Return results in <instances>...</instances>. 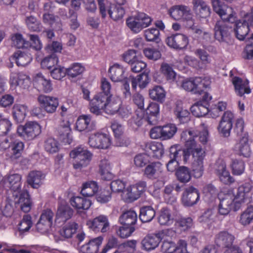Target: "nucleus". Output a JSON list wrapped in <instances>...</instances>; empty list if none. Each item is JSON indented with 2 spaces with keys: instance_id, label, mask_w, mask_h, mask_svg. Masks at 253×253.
<instances>
[{
  "instance_id": "1",
  "label": "nucleus",
  "mask_w": 253,
  "mask_h": 253,
  "mask_svg": "<svg viewBox=\"0 0 253 253\" xmlns=\"http://www.w3.org/2000/svg\"><path fill=\"white\" fill-rule=\"evenodd\" d=\"M22 176L17 173L11 174L6 178V183L12 192L16 205L25 212H29L31 209L32 202L30 195L26 189H21Z\"/></svg>"
},
{
  "instance_id": "2",
  "label": "nucleus",
  "mask_w": 253,
  "mask_h": 253,
  "mask_svg": "<svg viewBox=\"0 0 253 253\" xmlns=\"http://www.w3.org/2000/svg\"><path fill=\"white\" fill-rule=\"evenodd\" d=\"M89 109L91 113L98 116L101 114L102 110L106 109L111 113H115L119 109L117 103L111 101L110 96L105 93L99 92L90 100Z\"/></svg>"
},
{
  "instance_id": "3",
  "label": "nucleus",
  "mask_w": 253,
  "mask_h": 253,
  "mask_svg": "<svg viewBox=\"0 0 253 253\" xmlns=\"http://www.w3.org/2000/svg\"><path fill=\"white\" fill-rule=\"evenodd\" d=\"M244 121L238 119L235 124V131L239 137V143L237 144L239 154L245 157H249L251 155V149L248 143V134L244 131Z\"/></svg>"
},
{
  "instance_id": "4",
  "label": "nucleus",
  "mask_w": 253,
  "mask_h": 253,
  "mask_svg": "<svg viewBox=\"0 0 253 253\" xmlns=\"http://www.w3.org/2000/svg\"><path fill=\"white\" fill-rule=\"evenodd\" d=\"M71 157L75 159L73 167L77 170H82L87 167L92 158V154L88 150L81 146L73 150L70 153Z\"/></svg>"
},
{
  "instance_id": "5",
  "label": "nucleus",
  "mask_w": 253,
  "mask_h": 253,
  "mask_svg": "<svg viewBox=\"0 0 253 253\" xmlns=\"http://www.w3.org/2000/svg\"><path fill=\"white\" fill-rule=\"evenodd\" d=\"M198 135V131L195 130H187L183 131L181 133V138L185 141V149L182 150V154L185 161L190 156L191 152L201 147L195 141Z\"/></svg>"
},
{
  "instance_id": "6",
  "label": "nucleus",
  "mask_w": 253,
  "mask_h": 253,
  "mask_svg": "<svg viewBox=\"0 0 253 253\" xmlns=\"http://www.w3.org/2000/svg\"><path fill=\"white\" fill-rule=\"evenodd\" d=\"M251 187L246 184L238 187L234 194V211H237L242 207L247 206L251 202L250 191Z\"/></svg>"
},
{
  "instance_id": "7",
  "label": "nucleus",
  "mask_w": 253,
  "mask_h": 253,
  "mask_svg": "<svg viewBox=\"0 0 253 253\" xmlns=\"http://www.w3.org/2000/svg\"><path fill=\"white\" fill-rule=\"evenodd\" d=\"M17 131L20 136L29 140L34 139L41 133V127L35 122H28L24 126H19Z\"/></svg>"
},
{
  "instance_id": "8",
  "label": "nucleus",
  "mask_w": 253,
  "mask_h": 253,
  "mask_svg": "<svg viewBox=\"0 0 253 253\" xmlns=\"http://www.w3.org/2000/svg\"><path fill=\"white\" fill-rule=\"evenodd\" d=\"M230 30V28L223 21H217L214 28L215 39L220 42L231 43L232 40Z\"/></svg>"
},
{
  "instance_id": "9",
  "label": "nucleus",
  "mask_w": 253,
  "mask_h": 253,
  "mask_svg": "<svg viewBox=\"0 0 253 253\" xmlns=\"http://www.w3.org/2000/svg\"><path fill=\"white\" fill-rule=\"evenodd\" d=\"M146 183L140 182L135 185L127 187L125 191V196L126 201L132 202L138 199L145 191Z\"/></svg>"
},
{
  "instance_id": "10",
  "label": "nucleus",
  "mask_w": 253,
  "mask_h": 253,
  "mask_svg": "<svg viewBox=\"0 0 253 253\" xmlns=\"http://www.w3.org/2000/svg\"><path fill=\"white\" fill-rule=\"evenodd\" d=\"M88 143L94 148L107 149L110 145V139L105 134L97 133L89 136Z\"/></svg>"
},
{
  "instance_id": "11",
  "label": "nucleus",
  "mask_w": 253,
  "mask_h": 253,
  "mask_svg": "<svg viewBox=\"0 0 253 253\" xmlns=\"http://www.w3.org/2000/svg\"><path fill=\"white\" fill-rule=\"evenodd\" d=\"M166 42L170 47L176 49H182L186 47L189 40L186 36L177 33L168 37L166 39Z\"/></svg>"
},
{
  "instance_id": "12",
  "label": "nucleus",
  "mask_w": 253,
  "mask_h": 253,
  "mask_svg": "<svg viewBox=\"0 0 253 253\" xmlns=\"http://www.w3.org/2000/svg\"><path fill=\"white\" fill-rule=\"evenodd\" d=\"M88 228L95 232L100 231L105 233L110 228V224L106 216L100 215L92 220H88L86 222Z\"/></svg>"
},
{
  "instance_id": "13",
  "label": "nucleus",
  "mask_w": 253,
  "mask_h": 253,
  "mask_svg": "<svg viewBox=\"0 0 253 253\" xmlns=\"http://www.w3.org/2000/svg\"><path fill=\"white\" fill-rule=\"evenodd\" d=\"M170 16L175 20L191 18V10L189 7L184 5H175L168 10Z\"/></svg>"
},
{
  "instance_id": "14",
  "label": "nucleus",
  "mask_w": 253,
  "mask_h": 253,
  "mask_svg": "<svg viewBox=\"0 0 253 253\" xmlns=\"http://www.w3.org/2000/svg\"><path fill=\"white\" fill-rule=\"evenodd\" d=\"M251 16L244 15L242 20L235 22L234 31L236 37L241 41L244 40L249 32L250 26L248 21L251 18Z\"/></svg>"
},
{
  "instance_id": "15",
  "label": "nucleus",
  "mask_w": 253,
  "mask_h": 253,
  "mask_svg": "<svg viewBox=\"0 0 253 253\" xmlns=\"http://www.w3.org/2000/svg\"><path fill=\"white\" fill-rule=\"evenodd\" d=\"M38 100L41 107L48 113H54L59 105L58 99L50 96L41 95Z\"/></svg>"
},
{
  "instance_id": "16",
  "label": "nucleus",
  "mask_w": 253,
  "mask_h": 253,
  "mask_svg": "<svg viewBox=\"0 0 253 253\" xmlns=\"http://www.w3.org/2000/svg\"><path fill=\"white\" fill-rule=\"evenodd\" d=\"M191 155L194 158V161L197 165V167H195L193 169L195 176L200 177L203 173V161L205 157V152L201 146L191 152Z\"/></svg>"
},
{
  "instance_id": "17",
  "label": "nucleus",
  "mask_w": 253,
  "mask_h": 253,
  "mask_svg": "<svg viewBox=\"0 0 253 253\" xmlns=\"http://www.w3.org/2000/svg\"><path fill=\"white\" fill-rule=\"evenodd\" d=\"M235 238L233 235L226 231H222L218 233L215 238V244L222 248L228 249L233 247Z\"/></svg>"
},
{
  "instance_id": "18",
  "label": "nucleus",
  "mask_w": 253,
  "mask_h": 253,
  "mask_svg": "<svg viewBox=\"0 0 253 253\" xmlns=\"http://www.w3.org/2000/svg\"><path fill=\"white\" fill-rule=\"evenodd\" d=\"M199 199V191L193 186H190L186 188L182 197V203L186 206L194 205L197 202Z\"/></svg>"
},
{
  "instance_id": "19",
  "label": "nucleus",
  "mask_w": 253,
  "mask_h": 253,
  "mask_svg": "<svg viewBox=\"0 0 253 253\" xmlns=\"http://www.w3.org/2000/svg\"><path fill=\"white\" fill-rule=\"evenodd\" d=\"M76 128L79 131L86 130L91 131L95 127V124L91 119L90 115H85L80 116L76 122Z\"/></svg>"
},
{
  "instance_id": "20",
  "label": "nucleus",
  "mask_w": 253,
  "mask_h": 253,
  "mask_svg": "<svg viewBox=\"0 0 253 253\" xmlns=\"http://www.w3.org/2000/svg\"><path fill=\"white\" fill-rule=\"evenodd\" d=\"M73 214V210L65 202H61L58 207L56 215V220L66 222L70 219Z\"/></svg>"
},
{
  "instance_id": "21",
  "label": "nucleus",
  "mask_w": 253,
  "mask_h": 253,
  "mask_svg": "<svg viewBox=\"0 0 253 253\" xmlns=\"http://www.w3.org/2000/svg\"><path fill=\"white\" fill-rule=\"evenodd\" d=\"M175 217H178V211H172L167 208H163L158 217V222L162 225H169L172 224Z\"/></svg>"
},
{
  "instance_id": "22",
  "label": "nucleus",
  "mask_w": 253,
  "mask_h": 253,
  "mask_svg": "<svg viewBox=\"0 0 253 253\" xmlns=\"http://www.w3.org/2000/svg\"><path fill=\"white\" fill-rule=\"evenodd\" d=\"M57 131L59 138L62 141L68 144L71 143L72 138L70 135L71 129L69 121L63 122V124L58 127Z\"/></svg>"
},
{
  "instance_id": "23",
  "label": "nucleus",
  "mask_w": 253,
  "mask_h": 253,
  "mask_svg": "<svg viewBox=\"0 0 253 253\" xmlns=\"http://www.w3.org/2000/svg\"><path fill=\"white\" fill-rule=\"evenodd\" d=\"M34 85L39 90L44 92H49L52 89V84L49 80L45 79L42 74H37L33 80Z\"/></svg>"
},
{
  "instance_id": "24",
  "label": "nucleus",
  "mask_w": 253,
  "mask_h": 253,
  "mask_svg": "<svg viewBox=\"0 0 253 253\" xmlns=\"http://www.w3.org/2000/svg\"><path fill=\"white\" fill-rule=\"evenodd\" d=\"M161 241V237L157 233L144 237L141 241V245L144 250L149 251L157 248Z\"/></svg>"
},
{
  "instance_id": "25",
  "label": "nucleus",
  "mask_w": 253,
  "mask_h": 253,
  "mask_svg": "<svg viewBox=\"0 0 253 253\" xmlns=\"http://www.w3.org/2000/svg\"><path fill=\"white\" fill-rule=\"evenodd\" d=\"M194 10L200 17L206 18L211 14V9L203 0H193Z\"/></svg>"
},
{
  "instance_id": "26",
  "label": "nucleus",
  "mask_w": 253,
  "mask_h": 253,
  "mask_svg": "<svg viewBox=\"0 0 253 253\" xmlns=\"http://www.w3.org/2000/svg\"><path fill=\"white\" fill-rule=\"evenodd\" d=\"M103 240V238L101 236L91 239L88 241L87 243L81 247V251L84 253H96Z\"/></svg>"
},
{
  "instance_id": "27",
  "label": "nucleus",
  "mask_w": 253,
  "mask_h": 253,
  "mask_svg": "<svg viewBox=\"0 0 253 253\" xmlns=\"http://www.w3.org/2000/svg\"><path fill=\"white\" fill-rule=\"evenodd\" d=\"M232 83L234 85L236 93L239 96H243L245 93H249L251 92L249 87V82L247 80H243L239 77H234L232 79Z\"/></svg>"
},
{
  "instance_id": "28",
  "label": "nucleus",
  "mask_w": 253,
  "mask_h": 253,
  "mask_svg": "<svg viewBox=\"0 0 253 253\" xmlns=\"http://www.w3.org/2000/svg\"><path fill=\"white\" fill-rule=\"evenodd\" d=\"M11 84L19 86L23 88H27L30 84V78L23 73L14 74L10 79Z\"/></svg>"
},
{
  "instance_id": "29",
  "label": "nucleus",
  "mask_w": 253,
  "mask_h": 253,
  "mask_svg": "<svg viewBox=\"0 0 253 253\" xmlns=\"http://www.w3.org/2000/svg\"><path fill=\"white\" fill-rule=\"evenodd\" d=\"M137 219L136 212L131 210L124 212L119 218V221L124 226H133Z\"/></svg>"
},
{
  "instance_id": "30",
  "label": "nucleus",
  "mask_w": 253,
  "mask_h": 253,
  "mask_svg": "<svg viewBox=\"0 0 253 253\" xmlns=\"http://www.w3.org/2000/svg\"><path fill=\"white\" fill-rule=\"evenodd\" d=\"M146 113L148 115L144 120L151 125H155L157 122L156 117L159 113V106L156 103H150L146 109Z\"/></svg>"
},
{
  "instance_id": "31",
  "label": "nucleus",
  "mask_w": 253,
  "mask_h": 253,
  "mask_svg": "<svg viewBox=\"0 0 253 253\" xmlns=\"http://www.w3.org/2000/svg\"><path fill=\"white\" fill-rule=\"evenodd\" d=\"M162 170V164L160 162H152L145 168L144 174L149 178H155Z\"/></svg>"
},
{
  "instance_id": "32",
  "label": "nucleus",
  "mask_w": 253,
  "mask_h": 253,
  "mask_svg": "<svg viewBox=\"0 0 253 253\" xmlns=\"http://www.w3.org/2000/svg\"><path fill=\"white\" fill-rule=\"evenodd\" d=\"M26 113V106L20 104H15L13 106L12 110V116L16 123H21L23 122L25 119Z\"/></svg>"
},
{
  "instance_id": "33",
  "label": "nucleus",
  "mask_w": 253,
  "mask_h": 253,
  "mask_svg": "<svg viewBox=\"0 0 253 253\" xmlns=\"http://www.w3.org/2000/svg\"><path fill=\"white\" fill-rule=\"evenodd\" d=\"M44 178V176L41 171H31L27 179L28 184L33 188H38L42 184V180Z\"/></svg>"
},
{
  "instance_id": "34",
  "label": "nucleus",
  "mask_w": 253,
  "mask_h": 253,
  "mask_svg": "<svg viewBox=\"0 0 253 253\" xmlns=\"http://www.w3.org/2000/svg\"><path fill=\"white\" fill-rule=\"evenodd\" d=\"M224 23L227 22L234 23L236 22L237 18L236 13L233 11L231 7H225L223 8L220 12L218 13Z\"/></svg>"
},
{
  "instance_id": "35",
  "label": "nucleus",
  "mask_w": 253,
  "mask_h": 253,
  "mask_svg": "<svg viewBox=\"0 0 253 253\" xmlns=\"http://www.w3.org/2000/svg\"><path fill=\"white\" fill-rule=\"evenodd\" d=\"M110 78L115 82H121L125 78L124 74L125 70L121 65L116 64L109 69Z\"/></svg>"
},
{
  "instance_id": "36",
  "label": "nucleus",
  "mask_w": 253,
  "mask_h": 253,
  "mask_svg": "<svg viewBox=\"0 0 253 253\" xmlns=\"http://www.w3.org/2000/svg\"><path fill=\"white\" fill-rule=\"evenodd\" d=\"M71 205L77 210H87L91 206V201L84 197H74L70 199Z\"/></svg>"
},
{
  "instance_id": "37",
  "label": "nucleus",
  "mask_w": 253,
  "mask_h": 253,
  "mask_svg": "<svg viewBox=\"0 0 253 253\" xmlns=\"http://www.w3.org/2000/svg\"><path fill=\"white\" fill-rule=\"evenodd\" d=\"M99 172L103 179L110 180L113 178V174L110 172V166L108 161L103 159L99 164Z\"/></svg>"
},
{
  "instance_id": "38",
  "label": "nucleus",
  "mask_w": 253,
  "mask_h": 253,
  "mask_svg": "<svg viewBox=\"0 0 253 253\" xmlns=\"http://www.w3.org/2000/svg\"><path fill=\"white\" fill-rule=\"evenodd\" d=\"M78 228V224L74 222H69L65 225L59 232L60 236L64 239H68L72 237Z\"/></svg>"
},
{
  "instance_id": "39",
  "label": "nucleus",
  "mask_w": 253,
  "mask_h": 253,
  "mask_svg": "<svg viewBox=\"0 0 253 253\" xmlns=\"http://www.w3.org/2000/svg\"><path fill=\"white\" fill-rule=\"evenodd\" d=\"M216 170L220 181L224 183L227 184L234 182V179L230 175L229 172L226 170L225 165L224 164L219 165Z\"/></svg>"
},
{
  "instance_id": "40",
  "label": "nucleus",
  "mask_w": 253,
  "mask_h": 253,
  "mask_svg": "<svg viewBox=\"0 0 253 253\" xmlns=\"http://www.w3.org/2000/svg\"><path fill=\"white\" fill-rule=\"evenodd\" d=\"M98 190V187L96 182L88 181L83 184L81 194L84 197H91L97 192Z\"/></svg>"
},
{
  "instance_id": "41",
  "label": "nucleus",
  "mask_w": 253,
  "mask_h": 253,
  "mask_svg": "<svg viewBox=\"0 0 253 253\" xmlns=\"http://www.w3.org/2000/svg\"><path fill=\"white\" fill-rule=\"evenodd\" d=\"M155 215V211L150 206L143 207L140 209L139 218L142 222L151 221Z\"/></svg>"
},
{
  "instance_id": "42",
  "label": "nucleus",
  "mask_w": 253,
  "mask_h": 253,
  "mask_svg": "<svg viewBox=\"0 0 253 253\" xmlns=\"http://www.w3.org/2000/svg\"><path fill=\"white\" fill-rule=\"evenodd\" d=\"M16 62L18 66H25L28 65L32 60V57L30 54L18 51L13 55Z\"/></svg>"
},
{
  "instance_id": "43",
  "label": "nucleus",
  "mask_w": 253,
  "mask_h": 253,
  "mask_svg": "<svg viewBox=\"0 0 253 253\" xmlns=\"http://www.w3.org/2000/svg\"><path fill=\"white\" fill-rule=\"evenodd\" d=\"M175 174L177 179L182 183L188 182L191 178L190 169L185 166L179 167L177 168Z\"/></svg>"
},
{
  "instance_id": "44",
  "label": "nucleus",
  "mask_w": 253,
  "mask_h": 253,
  "mask_svg": "<svg viewBox=\"0 0 253 253\" xmlns=\"http://www.w3.org/2000/svg\"><path fill=\"white\" fill-rule=\"evenodd\" d=\"M25 23L29 30L33 32H39L42 29L40 21L35 16H27L25 19Z\"/></svg>"
},
{
  "instance_id": "45",
  "label": "nucleus",
  "mask_w": 253,
  "mask_h": 253,
  "mask_svg": "<svg viewBox=\"0 0 253 253\" xmlns=\"http://www.w3.org/2000/svg\"><path fill=\"white\" fill-rule=\"evenodd\" d=\"M207 105V104H203L201 101L198 102L191 107V113L197 117H203L209 112V109Z\"/></svg>"
},
{
  "instance_id": "46",
  "label": "nucleus",
  "mask_w": 253,
  "mask_h": 253,
  "mask_svg": "<svg viewBox=\"0 0 253 253\" xmlns=\"http://www.w3.org/2000/svg\"><path fill=\"white\" fill-rule=\"evenodd\" d=\"M174 114L181 123H185L190 121V113L183 109L180 104H176Z\"/></svg>"
},
{
  "instance_id": "47",
  "label": "nucleus",
  "mask_w": 253,
  "mask_h": 253,
  "mask_svg": "<svg viewBox=\"0 0 253 253\" xmlns=\"http://www.w3.org/2000/svg\"><path fill=\"white\" fill-rule=\"evenodd\" d=\"M58 62V58L55 54L45 57L41 62V66L43 69L51 70L55 67Z\"/></svg>"
},
{
  "instance_id": "48",
  "label": "nucleus",
  "mask_w": 253,
  "mask_h": 253,
  "mask_svg": "<svg viewBox=\"0 0 253 253\" xmlns=\"http://www.w3.org/2000/svg\"><path fill=\"white\" fill-rule=\"evenodd\" d=\"M108 13L112 19L114 21H118L123 17L125 11L122 6L113 5L110 7L108 10Z\"/></svg>"
},
{
  "instance_id": "49",
  "label": "nucleus",
  "mask_w": 253,
  "mask_h": 253,
  "mask_svg": "<svg viewBox=\"0 0 253 253\" xmlns=\"http://www.w3.org/2000/svg\"><path fill=\"white\" fill-rule=\"evenodd\" d=\"M253 221V206H248L246 210L241 214L240 222L245 226Z\"/></svg>"
},
{
  "instance_id": "50",
  "label": "nucleus",
  "mask_w": 253,
  "mask_h": 253,
  "mask_svg": "<svg viewBox=\"0 0 253 253\" xmlns=\"http://www.w3.org/2000/svg\"><path fill=\"white\" fill-rule=\"evenodd\" d=\"M160 69L161 73L165 76L167 80L170 82H173L175 80L176 74L171 65L168 63H162Z\"/></svg>"
},
{
  "instance_id": "51",
  "label": "nucleus",
  "mask_w": 253,
  "mask_h": 253,
  "mask_svg": "<svg viewBox=\"0 0 253 253\" xmlns=\"http://www.w3.org/2000/svg\"><path fill=\"white\" fill-rule=\"evenodd\" d=\"M149 96L153 100L162 103L165 98V92L162 87L157 86L150 90Z\"/></svg>"
},
{
  "instance_id": "52",
  "label": "nucleus",
  "mask_w": 253,
  "mask_h": 253,
  "mask_svg": "<svg viewBox=\"0 0 253 253\" xmlns=\"http://www.w3.org/2000/svg\"><path fill=\"white\" fill-rule=\"evenodd\" d=\"M210 81L207 77H196L195 83L196 94H202L204 88H207L210 84Z\"/></svg>"
},
{
  "instance_id": "53",
  "label": "nucleus",
  "mask_w": 253,
  "mask_h": 253,
  "mask_svg": "<svg viewBox=\"0 0 253 253\" xmlns=\"http://www.w3.org/2000/svg\"><path fill=\"white\" fill-rule=\"evenodd\" d=\"M24 148V144L22 142H15L11 149V152L9 156L10 160L15 162L21 156V153Z\"/></svg>"
},
{
  "instance_id": "54",
  "label": "nucleus",
  "mask_w": 253,
  "mask_h": 253,
  "mask_svg": "<svg viewBox=\"0 0 253 253\" xmlns=\"http://www.w3.org/2000/svg\"><path fill=\"white\" fill-rule=\"evenodd\" d=\"M245 163L241 159H235L232 160L231 168L234 175H240L245 170Z\"/></svg>"
},
{
  "instance_id": "55",
  "label": "nucleus",
  "mask_w": 253,
  "mask_h": 253,
  "mask_svg": "<svg viewBox=\"0 0 253 253\" xmlns=\"http://www.w3.org/2000/svg\"><path fill=\"white\" fill-rule=\"evenodd\" d=\"M175 225L181 230L185 231L190 228L192 226V219L190 217L180 218L178 213V217H175Z\"/></svg>"
},
{
  "instance_id": "56",
  "label": "nucleus",
  "mask_w": 253,
  "mask_h": 253,
  "mask_svg": "<svg viewBox=\"0 0 253 253\" xmlns=\"http://www.w3.org/2000/svg\"><path fill=\"white\" fill-rule=\"evenodd\" d=\"M173 191L172 184L167 185L164 188V197L165 201L168 204H172L176 201V197L175 196Z\"/></svg>"
},
{
  "instance_id": "57",
  "label": "nucleus",
  "mask_w": 253,
  "mask_h": 253,
  "mask_svg": "<svg viewBox=\"0 0 253 253\" xmlns=\"http://www.w3.org/2000/svg\"><path fill=\"white\" fill-rule=\"evenodd\" d=\"M31 219L32 217L29 214H25L23 216L22 220L18 224V230L20 232L23 233L29 231L33 224Z\"/></svg>"
},
{
  "instance_id": "58",
  "label": "nucleus",
  "mask_w": 253,
  "mask_h": 253,
  "mask_svg": "<svg viewBox=\"0 0 253 253\" xmlns=\"http://www.w3.org/2000/svg\"><path fill=\"white\" fill-rule=\"evenodd\" d=\"M177 131L176 126L169 124L162 126V140H167L172 138Z\"/></svg>"
},
{
  "instance_id": "59",
  "label": "nucleus",
  "mask_w": 253,
  "mask_h": 253,
  "mask_svg": "<svg viewBox=\"0 0 253 253\" xmlns=\"http://www.w3.org/2000/svg\"><path fill=\"white\" fill-rule=\"evenodd\" d=\"M148 148L152 152V156L157 159L161 158L164 153V148L161 143H151Z\"/></svg>"
},
{
  "instance_id": "60",
  "label": "nucleus",
  "mask_w": 253,
  "mask_h": 253,
  "mask_svg": "<svg viewBox=\"0 0 253 253\" xmlns=\"http://www.w3.org/2000/svg\"><path fill=\"white\" fill-rule=\"evenodd\" d=\"M159 35V30L157 28L148 29L144 32L146 40L149 42L155 41L158 42L160 40Z\"/></svg>"
},
{
  "instance_id": "61",
  "label": "nucleus",
  "mask_w": 253,
  "mask_h": 253,
  "mask_svg": "<svg viewBox=\"0 0 253 253\" xmlns=\"http://www.w3.org/2000/svg\"><path fill=\"white\" fill-rule=\"evenodd\" d=\"M126 23L128 28L134 33H138L142 30L141 25L139 24L135 15L128 18Z\"/></svg>"
},
{
  "instance_id": "62",
  "label": "nucleus",
  "mask_w": 253,
  "mask_h": 253,
  "mask_svg": "<svg viewBox=\"0 0 253 253\" xmlns=\"http://www.w3.org/2000/svg\"><path fill=\"white\" fill-rule=\"evenodd\" d=\"M44 149L49 153L57 152L59 150L57 141L53 138H47L44 143Z\"/></svg>"
},
{
  "instance_id": "63",
  "label": "nucleus",
  "mask_w": 253,
  "mask_h": 253,
  "mask_svg": "<svg viewBox=\"0 0 253 253\" xmlns=\"http://www.w3.org/2000/svg\"><path fill=\"white\" fill-rule=\"evenodd\" d=\"M11 40L13 46L18 48L27 47L29 45V42L25 41L22 35L20 34H16L13 35Z\"/></svg>"
},
{
  "instance_id": "64",
  "label": "nucleus",
  "mask_w": 253,
  "mask_h": 253,
  "mask_svg": "<svg viewBox=\"0 0 253 253\" xmlns=\"http://www.w3.org/2000/svg\"><path fill=\"white\" fill-rule=\"evenodd\" d=\"M184 61L187 64L197 70L202 69L204 68L205 65L196 58L186 55L184 57Z\"/></svg>"
}]
</instances>
